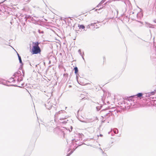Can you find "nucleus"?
<instances>
[{
  "label": "nucleus",
  "mask_w": 156,
  "mask_h": 156,
  "mask_svg": "<svg viewBox=\"0 0 156 156\" xmlns=\"http://www.w3.org/2000/svg\"><path fill=\"white\" fill-rule=\"evenodd\" d=\"M23 74L21 73V72L20 71H18L15 72L13 75V76L17 79V83H19L21 81L23 80V78L24 75V71L22 70Z\"/></svg>",
  "instance_id": "f257e3e1"
},
{
  "label": "nucleus",
  "mask_w": 156,
  "mask_h": 156,
  "mask_svg": "<svg viewBox=\"0 0 156 156\" xmlns=\"http://www.w3.org/2000/svg\"><path fill=\"white\" fill-rule=\"evenodd\" d=\"M33 45L32 49V53L33 54H36L40 53L41 51V50L39 46L40 44L38 42H33Z\"/></svg>",
  "instance_id": "f03ea898"
},
{
  "label": "nucleus",
  "mask_w": 156,
  "mask_h": 156,
  "mask_svg": "<svg viewBox=\"0 0 156 156\" xmlns=\"http://www.w3.org/2000/svg\"><path fill=\"white\" fill-rule=\"evenodd\" d=\"M108 109H104L101 112V117L103 119H106L109 118L111 116H112V113H109Z\"/></svg>",
  "instance_id": "7ed1b4c3"
},
{
  "label": "nucleus",
  "mask_w": 156,
  "mask_h": 156,
  "mask_svg": "<svg viewBox=\"0 0 156 156\" xmlns=\"http://www.w3.org/2000/svg\"><path fill=\"white\" fill-rule=\"evenodd\" d=\"M65 129L64 128L60 127H58L54 129V131H56L57 133L59 135L61 136H63V137H64L65 133H64V130Z\"/></svg>",
  "instance_id": "20e7f679"
},
{
  "label": "nucleus",
  "mask_w": 156,
  "mask_h": 156,
  "mask_svg": "<svg viewBox=\"0 0 156 156\" xmlns=\"http://www.w3.org/2000/svg\"><path fill=\"white\" fill-rule=\"evenodd\" d=\"M129 14V17L133 20H136L137 21L140 22V21L136 20V16L137 12L136 11H129L128 12Z\"/></svg>",
  "instance_id": "39448f33"
},
{
  "label": "nucleus",
  "mask_w": 156,
  "mask_h": 156,
  "mask_svg": "<svg viewBox=\"0 0 156 156\" xmlns=\"http://www.w3.org/2000/svg\"><path fill=\"white\" fill-rule=\"evenodd\" d=\"M9 82H10L8 80H6L0 78V84H2L3 85H4L7 86H14L16 87H20L19 86L17 85L16 84L9 85L8 84V83Z\"/></svg>",
  "instance_id": "423d86ee"
},
{
  "label": "nucleus",
  "mask_w": 156,
  "mask_h": 156,
  "mask_svg": "<svg viewBox=\"0 0 156 156\" xmlns=\"http://www.w3.org/2000/svg\"><path fill=\"white\" fill-rule=\"evenodd\" d=\"M45 107L48 109H50L51 108L52 105L51 102L50 101H47V102L45 104Z\"/></svg>",
  "instance_id": "0eeeda50"
},
{
  "label": "nucleus",
  "mask_w": 156,
  "mask_h": 156,
  "mask_svg": "<svg viewBox=\"0 0 156 156\" xmlns=\"http://www.w3.org/2000/svg\"><path fill=\"white\" fill-rule=\"evenodd\" d=\"M95 23H91L87 26L86 28L87 29L90 28L92 30H94L95 27Z\"/></svg>",
  "instance_id": "6e6552de"
},
{
  "label": "nucleus",
  "mask_w": 156,
  "mask_h": 156,
  "mask_svg": "<svg viewBox=\"0 0 156 156\" xmlns=\"http://www.w3.org/2000/svg\"><path fill=\"white\" fill-rule=\"evenodd\" d=\"M123 102H124V103H121V104L122 105L123 104H124L125 105L124 107H125V108H126V107H129V106H130L129 105L130 104H131V103H129L130 101H129V99H128V100L126 102V101H123Z\"/></svg>",
  "instance_id": "1a4fd4ad"
},
{
  "label": "nucleus",
  "mask_w": 156,
  "mask_h": 156,
  "mask_svg": "<svg viewBox=\"0 0 156 156\" xmlns=\"http://www.w3.org/2000/svg\"><path fill=\"white\" fill-rule=\"evenodd\" d=\"M143 15L141 12L137 13V14L136 16V20H140L141 18L143 17Z\"/></svg>",
  "instance_id": "9d476101"
},
{
  "label": "nucleus",
  "mask_w": 156,
  "mask_h": 156,
  "mask_svg": "<svg viewBox=\"0 0 156 156\" xmlns=\"http://www.w3.org/2000/svg\"><path fill=\"white\" fill-rule=\"evenodd\" d=\"M143 95L144 96L142 97L143 98H144L145 97H147V98L150 97V100L153 101L152 100H151V98H152V99H154V98L152 97H151V94H149V93H147L146 94H144Z\"/></svg>",
  "instance_id": "9b49d317"
},
{
  "label": "nucleus",
  "mask_w": 156,
  "mask_h": 156,
  "mask_svg": "<svg viewBox=\"0 0 156 156\" xmlns=\"http://www.w3.org/2000/svg\"><path fill=\"white\" fill-rule=\"evenodd\" d=\"M23 16L24 17V20L25 21H27V19H29L30 20L31 16L29 15H27L24 14V15H23Z\"/></svg>",
  "instance_id": "f8f14e48"
},
{
  "label": "nucleus",
  "mask_w": 156,
  "mask_h": 156,
  "mask_svg": "<svg viewBox=\"0 0 156 156\" xmlns=\"http://www.w3.org/2000/svg\"><path fill=\"white\" fill-rule=\"evenodd\" d=\"M155 53L152 55V56H151V58L152 60L155 61L156 60V50L155 52Z\"/></svg>",
  "instance_id": "ddd939ff"
},
{
  "label": "nucleus",
  "mask_w": 156,
  "mask_h": 156,
  "mask_svg": "<svg viewBox=\"0 0 156 156\" xmlns=\"http://www.w3.org/2000/svg\"><path fill=\"white\" fill-rule=\"evenodd\" d=\"M16 53H17L18 59L19 61V62L21 64V65L23 66V63L22 62L21 57L17 52Z\"/></svg>",
  "instance_id": "4468645a"
},
{
  "label": "nucleus",
  "mask_w": 156,
  "mask_h": 156,
  "mask_svg": "<svg viewBox=\"0 0 156 156\" xmlns=\"http://www.w3.org/2000/svg\"><path fill=\"white\" fill-rule=\"evenodd\" d=\"M20 15L18 16L19 19V20H20V19L22 20L23 19L24 20V17H23V15H23L22 14L19 13L17 15V16H18V15Z\"/></svg>",
  "instance_id": "2eb2a0df"
},
{
  "label": "nucleus",
  "mask_w": 156,
  "mask_h": 156,
  "mask_svg": "<svg viewBox=\"0 0 156 156\" xmlns=\"http://www.w3.org/2000/svg\"><path fill=\"white\" fill-rule=\"evenodd\" d=\"M78 27H79V29H83L84 30H85V31H86L87 30H85V27L83 25L79 24Z\"/></svg>",
  "instance_id": "dca6fc26"
},
{
  "label": "nucleus",
  "mask_w": 156,
  "mask_h": 156,
  "mask_svg": "<svg viewBox=\"0 0 156 156\" xmlns=\"http://www.w3.org/2000/svg\"><path fill=\"white\" fill-rule=\"evenodd\" d=\"M143 95L144 94L142 93H139L136 94V96L137 97L141 98V97L143 96Z\"/></svg>",
  "instance_id": "f3484780"
},
{
  "label": "nucleus",
  "mask_w": 156,
  "mask_h": 156,
  "mask_svg": "<svg viewBox=\"0 0 156 156\" xmlns=\"http://www.w3.org/2000/svg\"><path fill=\"white\" fill-rule=\"evenodd\" d=\"M74 73L76 75H78V68L77 67H75L74 68Z\"/></svg>",
  "instance_id": "a211bd4d"
},
{
  "label": "nucleus",
  "mask_w": 156,
  "mask_h": 156,
  "mask_svg": "<svg viewBox=\"0 0 156 156\" xmlns=\"http://www.w3.org/2000/svg\"><path fill=\"white\" fill-rule=\"evenodd\" d=\"M8 81H10V82H9L10 83H11L12 82H13L14 83L16 81V80L14 79L12 77L9 79V80ZM8 83H9V82Z\"/></svg>",
  "instance_id": "6ab92c4d"
},
{
  "label": "nucleus",
  "mask_w": 156,
  "mask_h": 156,
  "mask_svg": "<svg viewBox=\"0 0 156 156\" xmlns=\"http://www.w3.org/2000/svg\"><path fill=\"white\" fill-rule=\"evenodd\" d=\"M102 107V105H100V106H98L96 107V108L97 111H99Z\"/></svg>",
  "instance_id": "aec40b11"
},
{
  "label": "nucleus",
  "mask_w": 156,
  "mask_h": 156,
  "mask_svg": "<svg viewBox=\"0 0 156 156\" xmlns=\"http://www.w3.org/2000/svg\"><path fill=\"white\" fill-rule=\"evenodd\" d=\"M78 135L80 138L79 140H80L81 139H82V136H83V134L82 133H79L78 134Z\"/></svg>",
  "instance_id": "412c9836"
},
{
  "label": "nucleus",
  "mask_w": 156,
  "mask_h": 156,
  "mask_svg": "<svg viewBox=\"0 0 156 156\" xmlns=\"http://www.w3.org/2000/svg\"><path fill=\"white\" fill-rule=\"evenodd\" d=\"M113 131L114 133H115V134L118 133L119 132L118 130L116 128H115L113 129Z\"/></svg>",
  "instance_id": "4be33fe9"
},
{
  "label": "nucleus",
  "mask_w": 156,
  "mask_h": 156,
  "mask_svg": "<svg viewBox=\"0 0 156 156\" xmlns=\"http://www.w3.org/2000/svg\"><path fill=\"white\" fill-rule=\"evenodd\" d=\"M105 98H104V96H103L101 98V101L104 104H106V103L105 102Z\"/></svg>",
  "instance_id": "5701e85b"
},
{
  "label": "nucleus",
  "mask_w": 156,
  "mask_h": 156,
  "mask_svg": "<svg viewBox=\"0 0 156 156\" xmlns=\"http://www.w3.org/2000/svg\"><path fill=\"white\" fill-rule=\"evenodd\" d=\"M35 20H36L33 18V17L31 16L30 20H28V21H30V22H31V21L34 22V21H35Z\"/></svg>",
  "instance_id": "b1692460"
},
{
  "label": "nucleus",
  "mask_w": 156,
  "mask_h": 156,
  "mask_svg": "<svg viewBox=\"0 0 156 156\" xmlns=\"http://www.w3.org/2000/svg\"><path fill=\"white\" fill-rule=\"evenodd\" d=\"M108 111L109 112V113H112V116L113 114L112 113V112H113V111H115V110H109V109H108Z\"/></svg>",
  "instance_id": "393cba45"
},
{
  "label": "nucleus",
  "mask_w": 156,
  "mask_h": 156,
  "mask_svg": "<svg viewBox=\"0 0 156 156\" xmlns=\"http://www.w3.org/2000/svg\"><path fill=\"white\" fill-rule=\"evenodd\" d=\"M147 26L148 27L150 28H154V27H153L154 25H152L150 24H148L147 25Z\"/></svg>",
  "instance_id": "a878e982"
},
{
  "label": "nucleus",
  "mask_w": 156,
  "mask_h": 156,
  "mask_svg": "<svg viewBox=\"0 0 156 156\" xmlns=\"http://www.w3.org/2000/svg\"><path fill=\"white\" fill-rule=\"evenodd\" d=\"M124 18L125 19H126V20H128L129 21V19L130 18H129V16H126V17L125 18H124Z\"/></svg>",
  "instance_id": "bb28decb"
},
{
  "label": "nucleus",
  "mask_w": 156,
  "mask_h": 156,
  "mask_svg": "<svg viewBox=\"0 0 156 156\" xmlns=\"http://www.w3.org/2000/svg\"><path fill=\"white\" fill-rule=\"evenodd\" d=\"M124 18L125 19H126V20H128L129 21V19L130 18H129V16H126V17L125 18H124Z\"/></svg>",
  "instance_id": "cd10ccee"
},
{
  "label": "nucleus",
  "mask_w": 156,
  "mask_h": 156,
  "mask_svg": "<svg viewBox=\"0 0 156 156\" xmlns=\"http://www.w3.org/2000/svg\"><path fill=\"white\" fill-rule=\"evenodd\" d=\"M78 53H79V54H80V55L81 56L82 55H83V54H82V53L81 52V50L80 49H79L78 50Z\"/></svg>",
  "instance_id": "c85d7f7f"
},
{
  "label": "nucleus",
  "mask_w": 156,
  "mask_h": 156,
  "mask_svg": "<svg viewBox=\"0 0 156 156\" xmlns=\"http://www.w3.org/2000/svg\"><path fill=\"white\" fill-rule=\"evenodd\" d=\"M149 93V94H151V95H154V94L155 92L154 91H153V92H151Z\"/></svg>",
  "instance_id": "c756f323"
},
{
  "label": "nucleus",
  "mask_w": 156,
  "mask_h": 156,
  "mask_svg": "<svg viewBox=\"0 0 156 156\" xmlns=\"http://www.w3.org/2000/svg\"><path fill=\"white\" fill-rule=\"evenodd\" d=\"M63 111H63V110H61L60 111H59V112H58L56 113V114H60V113H61L62 112H63Z\"/></svg>",
  "instance_id": "7c9ffc66"
},
{
  "label": "nucleus",
  "mask_w": 156,
  "mask_h": 156,
  "mask_svg": "<svg viewBox=\"0 0 156 156\" xmlns=\"http://www.w3.org/2000/svg\"><path fill=\"white\" fill-rule=\"evenodd\" d=\"M63 111H63V110H61L60 111H59V112H58L56 113V114H60V113H61L62 112H63Z\"/></svg>",
  "instance_id": "2f4dec72"
},
{
  "label": "nucleus",
  "mask_w": 156,
  "mask_h": 156,
  "mask_svg": "<svg viewBox=\"0 0 156 156\" xmlns=\"http://www.w3.org/2000/svg\"><path fill=\"white\" fill-rule=\"evenodd\" d=\"M38 32L40 34H43L44 33V31H41L40 30H38Z\"/></svg>",
  "instance_id": "473e14b6"
},
{
  "label": "nucleus",
  "mask_w": 156,
  "mask_h": 156,
  "mask_svg": "<svg viewBox=\"0 0 156 156\" xmlns=\"http://www.w3.org/2000/svg\"><path fill=\"white\" fill-rule=\"evenodd\" d=\"M76 75V80H77V81L78 83L79 84H80L79 83V81H78V75H79V74H78V75Z\"/></svg>",
  "instance_id": "72a5a7b5"
},
{
  "label": "nucleus",
  "mask_w": 156,
  "mask_h": 156,
  "mask_svg": "<svg viewBox=\"0 0 156 156\" xmlns=\"http://www.w3.org/2000/svg\"><path fill=\"white\" fill-rule=\"evenodd\" d=\"M4 40L1 37H0V44H2V41Z\"/></svg>",
  "instance_id": "f704fd0d"
},
{
  "label": "nucleus",
  "mask_w": 156,
  "mask_h": 156,
  "mask_svg": "<svg viewBox=\"0 0 156 156\" xmlns=\"http://www.w3.org/2000/svg\"><path fill=\"white\" fill-rule=\"evenodd\" d=\"M66 119V118H63V117H62V118H61L59 119L60 120H63L64 119Z\"/></svg>",
  "instance_id": "c9c22d12"
},
{
  "label": "nucleus",
  "mask_w": 156,
  "mask_h": 156,
  "mask_svg": "<svg viewBox=\"0 0 156 156\" xmlns=\"http://www.w3.org/2000/svg\"><path fill=\"white\" fill-rule=\"evenodd\" d=\"M95 23V28H97L99 27H98V25L96 24V23Z\"/></svg>",
  "instance_id": "e433bc0d"
},
{
  "label": "nucleus",
  "mask_w": 156,
  "mask_h": 156,
  "mask_svg": "<svg viewBox=\"0 0 156 156\" xmlns=\"http://www.w3.org/2000/svg\"><path fill=\"white\" fill-rule=\"evenodd\" d=\"M70 129H71L70 130V129L69 130V132H71L72 131V129H73V127H72V126H71Z\"/></svg>",
  "instance_id": "4c0bfd02"
},
{
  "label": "nucleus",
  "mask_w": 156,
  "mask_h": 156,
  "mask_svg": "<svg viewBox=\"0 0 156 156\" xmlns=\"http://www.w3.org/2000/svg\"><path fill=\"white\" fill-rule=\"evenodd\" d=\"M115 10L117 13V16H117L118 14V12H119L118 10L117 9H115Z\"/></svg>",
  "instance_id": "58836bf2"
},
{
  "label": "nucleus",
  "mask_w": 156,
  "mask_h": 156,
  "mask_svg": "<svg viewBox=\"0 0 156 156\" xmlns=\"http://www.w3.org/2000/svg\"><path fill=\"white\" fill-rule=\"evenodd\" d=\"M105 0H102L101 2V3L102 4L103 3H104V2H105Z\"/></svg>",
  "instance_id": "ea45409f"
},
{
  "label": "nucleus",
  "mask_w": 156,
  "mask_h": 156,
  "mask_svg": "<svg viewBox=\"0 0 156 156\" xmlns=\"http://www.w3.org/2000/svg\"><path fill=\"white\" fill-rule=\"evenodd\" d=\"M104 119L103 118V119L101 121L102 123H104L105 122V119Z\"/></svg>",
  "instance_id": "a19ab883"
},
{
  "label": "nucleus",
  "mask_w": 156,
  "mask_h": 156,
  "mask_svg": "<svg viewBox=\"0 0 156 156\" xmlns=\"http://www.w3.org/2000/svg\"><path fill=\"white\" fill-rule=\"evenodd\" d=\"M84 55V53L83 52V55H81V56L82 57V58L84 60V57H83V55Z\"/></svg>",
  "instance_id": "79ce46f5"
},
{
  "label": "nucleus",
  "mask_w": 156,
  "mask_h": 156,
  "mask_svg": "<svg viewBox=\"0 0 156 156\" xmlns=\"http://www.w3.org/2000/svg\"><path fill=\"white\" fill-rule=\"evenodd\" d=\"M102 4L100 2L99 4L97 5V7H98L99 6H101Z\"/></svg>",
  "instance_id": "37998d69"
},
{
  "label": "nucleus",
  "mask_w": 156,
  "mask_h": 156,
  "mask_svg": "<svg viewBox=\"0 0 156 156\" xmlns=\"http://www.w3.org/2000/svg\"><path fill=\"white\" fill-rule=\"evenodd\" d=\"M30 65L31 66L33 67V66H34V65L33 64H32L31 63H30Z\"/></svg>",
  "instance_id": "c03bdc74"
},
{
  "label": "nucleus",
  "mask_w": 156,
  "mask_h": 156,
  "mask_svg": "<svg viewBox=\"0 0 156 156\" xmlns=\"http://www.w3.org/2000/svg\"><path fill=\"white\" fill-rule=\"evenodd\" d=\"M73 152V151H71L70 152V153H69L70 154H71Z\"/></svg>",
  "instance_id": "a18cd8bd"
},
{
  "label": "nucleus",
  "mask_w": 156,
  "mask_h": 156,
  "mask_svg": "<svg viewBox=\"0 0 156 156\" xmlns=\"http://www.w3.org/2000/svg\"><path fill=\"white\" fill-rule=\"evenodd\" d=\"M62 122L64 123H66V121H64Z\"/></svg>",
  "instance_id": "49530a36"
},
{
  "label": "nucleus",
  "mask_w": 156,
  "mask_h": 156,
  "mask_svg": "<svg viewBox=\"0 0 156 156\" xmlns=\"http://www.w3.org/2000/svg\"><path fill=\"white\" fill-rule=\"evenodd\" d=\"M70 155V154L69 153L66 156H69Z\"/></svg>",
  "instance_id": "de8ad7c7"
},
{
  "label": "nucleus",
  "mask_w": 156,
  "mask_h": 156,
  "mask_svg": "<svg viewBox=\"0 0 156 156\" xmlns=\"http://www.w3.org/2000/svg\"><path fill=\"white\" fill-rule=\"evenodd\" d=\"M153 21L154 22L156 23V19L154 20Z\"/></svg>",
  "instance_id": "09e8293b"
},
{
  "label": "nucleus",
  "mask_w": 156,
  "mask_h": 156,
  "mask_svg": "<svg viewBox=\"0 0 156 156\" xmlns=\"http://www.w3.org/2000/svg\"><path fill=\"white\" fill-rule=\"evenodd\" d=\"M72 140L73 141H75V142H77V141L76 140H75V139L73 140Z\"/></svg>",
  "instance_id": "8fccbe9b"
},
{
  "label": "nucleus",
  "mask_w": 156,
  "mask_h": 156,
  "mask_svg": "<svg viewBox=\"0 0 156 156\" xmlns=\"http://www.w3.org/2000/svg\"><path fill=\"white\" fill-rule=\"evenodd\" d=\"M70 150V148H69L68 150V152Z\"/></svg>",
  "instance_id": "3c124183"
},
{
  "label": "nucleus",
  "mask_w": 156,
  "mask_h": 156,
  "mask_svg": "<svg viewBox=\"0 0 156 156\" xmlns=\"http://www.w3.org/2000/svg\"><path fill=\"white\" fill-rule=\"evenodd\" d=\"M107 103L108 104H109V101H107Z\"/></svg>",
  "instance_id": "603ef678"
},
{
  "label": "nucleus",
  "mask_w": 156,
  "mask_h": 156,
  "mask_svg": "<svg viewBox=\"0 0 156 156\" xmlns=\"http://www.w3.org/2000/svg\"><path fill=\"white\" fill-rule=\"evenodd\" d=\"M100 136H103V135H102V134H100Z\"/></svg>",
  "instance_id": "864d4df0"
},
{
  "label": "nucleus",
  "mask_w": 156,
  "mask_h": 156,
  "mask_svg": "<svg viewBox=\"0 0 156 156\" xmlns=\"http://www.w3.org/2000/svg\"><path fill=\"white\" fill-rule=\"evenodd\" d=\"M90 27H91L92 28L94 27V26H90Z\"/></svg>",
  "instance_id": "5fc2aeb1"
},
{
  "label": "nucleus",
  "mask_w": 156,
  "mask_h": 156,
  "mask_svg": "<svg viewBox=\"0 0 156 156\" xmlns=\"http://www.w3.org/2000/svg\"><path fill=\"white\" fill-rule=\"evenodd\" d=\"M100 149L102 151L103 153L104 152L102 151V149L101 148H100Z\"/></svg>",
  "instance_id": "6e6d98bb"
},
{
  "label": "nucleus",
  "mask_w": 156,
  "mask_h": 156,
  "mask_svg": "<svg viewBox=\"0 0 156 156\" xmlns=\"http://www.w3.org/2000/svg\"><path fill=\"white\" fill-rule=\"evenodd\" d=\"M82 144H79V146H80V145H81Z\"/></svg>",
  "instance_id": "4d7b16f0"
},
{
  "label": "nucleus",
  "mask_w": 156,
  "mask_h": 156,
  "mask_svg": "<svg viewBox=\"0 0 156 156\" xmlns=\"http://www.w3.org/2000/svg\"><path fill=\"white\" fill-rule=\"evenodd\" d=\"M71 87V85H69V87Z\"/></svg>",
  "instance_id": "13d9d810"
},
{
  "label": "nucleus",
  "mask_w": 156,
  "mask_h": 156,
  "mask_svg": "<svg viewBox=\"0 0 156 156\" xmlns=\"http://www.w3.org/2000/svg\"><path fill=\"white\" fill-rule=\"evenodd\" d=\"M37 66V65H35L36 67Z\"/></svg>",
  "instance_id": "bf43d9fd"
},
{
  "label": "nucleus",
  "mask_w": 156,
  "mask_h": 156,
  "mask_svg": "<svg viewBox=\"0 0 156 156\" xmlns=\"http://www.w3.org/2000/svg\"><path fill=\"white\" fill-rule=\"evenodd\" d=\"M97 10H98V9H95V11H97Z\"/></svg>",
  "instance_id": "052dcab7"
},
{
  "label": "nucleus",
  "mask_w": 156,
  "mask_h": 156,
  "mask_svg": "<svg viewBox=\"0 0 156 156\" xmlns=\"http://www.w3.org/2000/svg\"><path fill=\"white\" fill-rule=\"evenodd\" d=\"M62 53H60V55H62Z\"/></svg>",
  "instance_id": "680f3d73"
},
{
  "label": "nucleus",
  "mask_w": 156,
  "mask_h": 156,
  "mask_svg": "<svg viewBox=\"0 0 156 156\" xmlns=\"http://www.w3.org/2000/svg\"><path fill=\"white\" fill-rule=\"evenodd\" d=\"M101 9V8H100V9H98V10H100Z\"/></svg>",
  "instance_id": "e2e57ef3"
},
{
  "label": "nucleus",
  "mask_w": 156,
  "mask_h": 156,
  "mask_svg": "<svg viewBox=\"0 0 156 156\" xmlns=\"http://www.w3.org/2000/svg\"><path fill=\"white\" fill-rule=\"evenodd\" d=\"M83 122H85V121H83Z\"/></svg>",
  "instance_id": "0e129e2a"
},
{
  "label": "nucleus",
  "mask_w": 156,
  "mask_h": 156,
  "mask_svg": "<svg viewBox=\"0 0 156 156\" xmlns=\"http://www.w3.org/2000/svg\"><path fill=\"white\" fill-rule=\"evenodd\" d=\"M10 23L12 24V23L11 22H10Z\"/></svg>",
  "instance_id": "69168bd1"
},
{
  "label": "nucleus",
  "mask_w": 156,
  "mask_h": 156,
  "mask_svg": "<svg viewBox=\"0 0 156 156\" xmlns=\"http://www.w3.org/2000/svg\"><path fill=\"white\" fill-rule=\"evenodd\" d=\"M50 129H49L48 131H50Z\"/></svg>",
  "instance_id": "338daca9"
}]
</instances>
